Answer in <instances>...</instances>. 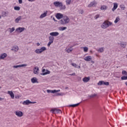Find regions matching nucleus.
<instances>
[{
  "mask_svg": "<svg viewBox=\"0 0 127 127\" xmlns=\"http://www.w3.org/2000/svg\"><path fill=\"white\" fill-rule=\"evenodd\" d=\"M54 5L56 7H60L61 10H63L66 8V6L63 5V3L62 2L55 1L54 2Z\"/></svg>",
  "mask_w": 127,
  "mask_h": 127,
  "instance_id": "f257e3e1",
  "label": "nucleus"
},
{
  "mask_svg": "<svg viewBox=\"0 0 127 127\" xmlns=\"http://www.w3.org/2000/svg\"><path fill=\"white\" fill-rule=\"evenodd\" d=\"M69 21H70L69 17H68L67 16H65L59 22L60 24L64 25L69 23Z\"/></svg>",
  "mask_w": 127,
  "mask_h": 127,
  "instance_id": "f03ea898",
  "label": "nucleus"
},
{
  "mask_svg": "<svg viewBox=\"0 0 127 127\" xmlns=\"http://www.w3.org/2000/svg\"><path fill=\"white\" fill-rule=\"evenodd\" d=\"M112 24H113L112 22L110 21H105L103 23L102 25H101V27L102 28H103L104 29H105L106 28H108V27L112 25Z\"/></svg>",
  "mask_w": 127,
  "mask_h": 127,
  "instance_id": "7ed1b4c3",
  "label": "nucleus"
},
{
  "mask_svg": "<svg viewBox=\"0 0 127 127\" xmlns=\"http://www.w3.org/2000/svg\"><path fill=\"white\" fill-rule=\"evenodd\" d=\"M97 85L99 86H102V85H105V86H109L110 85L109 82H105L104 81H100L98 83Z\"/></svg>",
  "mask_w": 127,
  "mask_h": 127,
  "instance_id": "20e7f679",
  "label": "nucleus"
},
{
  "mask_svg": "<svg viewBox=\"0 0 127 127\" xmlns=\"http://www.w3.org/2000/svg\"><path fill=\"white\" fill-rule=\"evenodd\" d=\"M23 105H25L26 106H28L29 104H36V102H31L29 101V100H27L26 101H23Z\"/></svg>",
  "mask_w": 127,
  "mask_h": 127,
  "instance_id": "39448f33",
  "label": "nucleus"
},
{
  "mask_svg": "<svg viewBox=\"0 0 127 127\" xmlns=\"http://www.w3.org/2000/svg\"><path fill=\"white\" fill-rule=\"evenodd\" d=\"M42 73H41V75L43 76H45V75H47L48 74H50V71L48 70V69H43Z\"/></svg>",
  "mask_w": 127,
  "mask_h": 127,
  "instance_id": "423d86ee",
  "label": "nucleus"
},
{
  "mask_svg": "<svg viewBox=\"0 0 127 127\" xmlns=\"http://www.w3.org/2000/svg\"><path fill=\"white\" fill-rule=\"evenodd\" d=\"M51 112H53V114H60L62 113V111H61V110L57 109H53L51 110Z\"/></svg>",
  "mask_w": 127,
  "mask_h": 127,
  "instance_id": "0eeeda50",
  "label": "nucleus"
},
{
  "mask_svg": "<svg viewBox=\"0 0 127 127\" xmlns=\"http://www.w3.org/2000/svg\"><path fill=\"white\" fill-rule=\"evenodd\" d=\"M25 30V28L24 27H18L16 29V32H19V33H21V32L24 31Z\"/></svg>",
  "mask_w": 127,
  "mask_h": 127,
  "instance_id": "6e6552de",
  "label": "nucleus"
},
{
  "mask_svg": "<svg viewBox=\"0 0 127 127\" xmlns=\"http://www.w3.org/2000/svg\"><path fill=\"white\" fill-rule=\"evenodd\" d=\"M15 114L17 117H19V118H21V117L23 116V113L20 111H16L15 112Z\"/></svg>",
  "mask_w": 127,
  "mask_h": 127,
  "instance_id": "1a4fd4ad",
  "label": "nucleus"
},
{
  "mask_svg": "<svg viewBox=\"0 0 127 127\" xmlns=\"http://www.w3.org/2000/svg\"><path fill=\"white\" fill-rule=\"evenodd\" d=\"M26 66H27V64H23L20 65H14L13 66V68H20L21 67H26Z\"/></svg>",
  "mask_w": 127,
  "mask_h": 127,
  "instance_id": "9d476101",
  "label": "nucleus"
},
{
  "mask_svg": "<svg viewBox=\"0 0 127 127\" xmlns=\"http://www.w3.org/2000/svg\"><path fill=\"white\" fill-rule=\"evenodd\" d=\"M56 17L58 19H61V18H63L64 17H63V14L60 13H58L56 14Z\"/></svg>",
  "mask_w": 127,
  "mask_h": 127,
  "instance_id": "9b49d317",
  "label": "nucleus"
},
{
  "mask_svg": "<svg viewBox=\"0 0 127 127\" xmlns=\"http://www.w3.org/2000/svg\"><path fill=\"white\" fill-rule=\"evenodd\" d=\"M21 19H24V18H22V16H18L17 18L15 19V22L16 23H18V22H19V21L21 20Z\"/></svg>",
  "mask_w": 127,
  "mask_h": 127,
  "instance_id": "f8f14e48",
  "label": "nucleus"
},
{
  "mask_svg": "<svg viewBox=\"0 0 127 127\" xmlns=\"http://www.w3.org/2000/svg\"><path fill=\"white\" fill-rule=\"evenodd\" d=\"M18 46H13L12 49H11V51H14V52H17L18 51Z\"/></svg>",
  "mask_w": 127,
  "mask_h": 127,
  "instance_id": "ddd939ff",
  "label": "nucleus"
},
{
  "mask_svg": "<svg viewBox=\"0 0 127 127\" xmlns=\"http://www.w3.org/2000/svg\"><path fill=\"white\" fill-rule=\"evenodd\" d=\"M50 35H51L53 37V36H58L59 33L58 32H53L50 33Z\"/></svg>",
  "mask_w": 127,
  "mask_h": 127,
  "instance_id": "4468645a",
  "label": "nucleus"
},
{
  "mask_svg": "<svg viewBox=\"0 0 127 127\" xmlns=\"http://www.w3.org/2000/svg\"><path fill=\"white\" fill-rule=\"evenodd\" d=\"M7 94L10 96L12 99H14V94H13L12 91H8Z\"/></svg>",
  "mask_w": 127,
  "mask_h": 127,
  "instance_id": "2eb2a0df",
  "label": "nucleus"
},
{
  "mask_svg": "<svg viewBox=\"0 0 127 127\" xmlns=\"http://www.w3.org/2000/svg\"><path fill=\"white\" fill-rule=\"evenodd\" d=\"M84 60L87 62H89L92 60V57L88 56L84 58Z\"/></svg>",
  "mask_w": 127,
  "mask_h": 127,
  "instance_id": "dca6fc26",
  "label": "nucleus"
},
{
  "mask_svg": "<svg viewBox=\"0 0 127 127\" xmlns=\"http://www.w3.org/2000/svg\"><path fill=\"white\" fill-rule=\"evenodd\" d=\"M84 83H87L90 81V77H85L82 79Z\"/></svg>",
  "mask_w": 127,
  "mask_h": 127,
  "instance_id": "f3484780",
  "label": "nucleus"
},
{
  "mask_svg": "<svg viewBox=\"0 0 127 127\" xmlns=\"http://www.w3.org/2000/svg\"><path fill=\"white\" fill-rule=\"evenodd\" d=\"M6 56H7V55L6 53L2 54L0 56V60H1L2 59H4V58H5V57H6Z\"/></svg>",
  "mask_w": 127,
  "mask_h": 127,
  "instance_id": "a211bd4d",
  "label": "nucleus"
},
{
  "mask_svg": "<svg viewBox=\"0 0 127 127\" xmlns=\"http://www.w3.org/2000/svg\"><path fill=\"white\" fill-rule=\"evenodd\" d=\"M31 81L32 83H33V84H34L35 83H38V82L37 81V78H36V77H33L32 78H31Z\"/></svg>",
  "mask_w": 127,
  "mask_h": 127,
  "instance_id": "6ab92c4d",
  "label": "nucleus"
},
{
  "mask_svg": "<svg viewBox=\"0 0 127 127\" xmlns=\"http://www.w3.org/2000/svg\"><path fill=\"white\" fill-rule=\"evenodd\" d=\"M118 8V3H114V7L112 9V11H115Z\"/></svg>",
  "mask_w": 127,
  "mask_h": 127,
  "instance_id": "aec40b11",
  "label": "nucleus"
},
{
  "mask_svg": "<svg viewBox=\"0 0 127 127\" xmlns=\"http://www.w3.org/2000/svg\"><path fill=\"white\" fill-rule=\"evenodd\" d=\"M38 71H39V68L37 66H35L34 68V73L38 74Z\"/></svg>",
  "mask_w": 127,
  "mask_h": 127,
  "instance_id": "412c9836",
  "label": "nucleus"
},
{
  "mask_svg": "<svg viewBox=\"0 0 127 127\" xmlns=\"http://www.w3.org/2000/svg\"><path fill=\"white\" fill-rule=\"evenodd\" d=\"M46 15H47V11H46V12H45L44 13L42 14L40 16V18H44V17H45L46 16Z\"/></svg>",
  "mask_w": 127,
  "mask_h": 127,
  "instance_id": "4be33fe9",
  "label": "nucleus"
},
{
  "mask_svg": "<svg viewBox=\"0 0 127 127\" xmlns=\"http://www.w3.org/2000/svg\"><path fill=\"white\" fill-rule=\"evenodd\" d=\"M92 6H96V2L92 1L91 2L89 5H88V7H91Z\"/></svg>",
  "mask_w": 127,
  "mask_h": 127,
  "instance_id": "5701e85b",
  "label": "nucleus"
},
{
  "mask_svg": "<svg viewBox=\"0 0 127 127\" xmlns=\"http://www.w3.org/2000/svg\"><path fill=\"white\" fill-rule=\"evenodd\" d=\"M66 29H67V27H60L59 28V30H60V31H63L66 30Z\"/></svg>",
  "mask_w": 127,
  "mask_h": 127,
  "instance_id": "b1692460",
  "label": "nucleus"
},
{
  "mask_svg": "<svg viewBox=\"0 0 127 127\" xmlns=\"http://www.w3.org/2000/svg\"><path fill=\"white\" fill-rule=\"evenodd\" d=\"M120 45L123 48H125L127 46V43L122 42L121 43Z\"/></svg>",
  "mask_w": 127,
  "mask_h": 127,
  "instance_id": "393cba45",
  "label": "nucleus"
},
{
  "mask_svg": "<svg viewBox=\"0 0 127 127\" xmlns=\"http://www.w3.org/2000/svg\"><path fill=\"white\" fill-rule=\"evenodd\" d=\"M107 8H108V6L107 5H102L100 8V9H101V10H106Z\"/></svg>",
  "mask_w": 127,
  "mask_h": 127,
  "instance_id": "a878e982",
  "label": "nucleus"
},
{
  "mask_svg": "<svg viewBox=\"0 0 127 127\" xmlns=\"http://www.w3.org/2000/svg\"><path fill=\"white\" fill-rule=\"evenodd\" d=\"M80 105V103L75 104H71L69 105V107H72V108H75V107H78Z\"/></svg>",
  "mask_w": 127,
  "mask_h": 127,
  "instance_id": "bb28decb",
  "label": "nucleus"
},
{
  "mask_svg": "<svg viewBox=\"0 0 127 127\" xmlns=\"http://www.w3.org/2000/svg\"><path fill=\"white\" fill-rule=\"evenodd\" d=\"M53 41H54V38L53 36L49 37V42L53 43Z\"/></svg>",
  "mask_w": 127,
  "mask_h": 127,
  "instance_id": "cd10ccee",
  "label": "nucleus"
},
{
  "mask_svg": "<svg viewBox=\"0 0 127 127\" xmlns=\"http://www.w3.org/2000/svg\"><path fill=\"white\" fill-rule=\"evenodd\" d=\"M35 53H36L37 54H40V53H42L41 51L40 50V49H36V50L35 51Z\"/></svg>",
  "mask_w": 127,
  "mask_h": 127,
  "instance_id": "c85d7f7f",
  "label": "nucleus"
},
{
  "mask_svg": "<svg viewBox=\"0 0 127 127\" xmlns=\"http://www.w3.org/2000/svg\"><path fill=\"white\" fill-rule=\"evenodd\" d=\"M47 50L46 48L45 47H43L40 49V50H41V52H43V51H45Z\"/></svg>",
  "mask_w": 127,
  "mask_h": 127,
  "instance_id": "c756f323",
  "label": "nucleus"
},
{
  "mask_svg": "<svg viewBox=\"0 0 127 127\" xmlns=\"http://www.w3.org/2000/svg\"><path fill=\"white\" fill-rule=\"evenodd\" d=\"M9 32L10 33H12V32H13V31H14L15 30V29L14 28V27H12L11 28H9Z\"/></svg>",
  "mask_w": 127,
  "mask_h": 127,
  "instance_id": "7c9ffc66",
  "label": "nucleus"
},
{
  "mask_svg": "<svg viewBox=\"0 0 127 127\" xmlns=\"http://www.w3.org/2000/svg\"><path fill=\"white\" fill-rule=\"evenodd\" d=\"M14 9L15 10L19 11V10H20V7H19L18 6H16L14 7Z\"/></svg>",
  "mask_w": 127,
  "mask_h": 127,
  "instance_id": "2f4dec72",
  "label": "nucleus"
},
{
  "mask_svg": "<svg viewBox=\"0 0 127 127\" xmlns=\"http://www.w3.org/2000/svg\"><path fill=\"white\" fill-rule=\"evenodd\" d=\"M119 21H120V18L119 17H117L116 18V20H115L114 22H115V23H118V22H119Z\"/></svg>",
  "mask_w": 127,
  "mask_h": 127,
  "instance_id": "473e14b6",
  "label": "nucleus"
},
{
  "mask_svg": "<svg viewBox=\"0 0 127 127\" xmlns=\"http://www.w3.org/2000/svg\"><path fill=\"white\" fill-rule=\"evenodd\" d=\"M98 52H100L101 53L104 52V48H101L98 50Z\"/></svg>",
  "mask_w": 127,
  "mask_h": 127,
  "instance_id": "72a5a7b5",
  "label": "nucleus"
},
{
  "mask_svg": "<svg viewBox=\"0 0 127 127\" xmlns=\"http://www.w3.org/2000/svg\"><path fill=\"white\" fill-rule=\"evenodd\" d=\"M89 48L87 47H83V50L84 52H88Z\"/></svg>",
  "mask_w": 127,
  "mask_h": 127,
  "instance_id": "f704fd0d",
  "label": "nucleus"
},
{
  "mask_svg": "<svg viewBox=\"0 0 127 127\" xmlns=\"http://www.w3.org/2000/svg\"><path fill=\"white\" fill-rule=\"evenodd\" d=\"M72 47H70V49H68L66 50L67 53H70V52H72L73 51V49H71Z\"/></svg>",
  "mask_w": 127,
  "mask_h": 127,
  "instance_id": "c9c22d12",
  "label": "nucleus"
},
{
  "mask_svg": "<svg viewBox=\"0 0 127 127\" xmlns=\"http://www.w3.org/2000/svg\"><path fill=\"white\" fill-rule=\"evenodd\" d=\"M96 96H97V94H92L91 95H88V97L89 98H95V97H96Z\"/></svg>",
  "mask_w": 127,
  "mask_h": 127,
  "instance_id": "e433bc0d",
  "label": "nucleus"
},
{
  "mask_svg": "<svg viewBox=\"0 0 127 127\" xmlns=\"http://www.w3.org/2000/svg\"><path fill=\"white\" fill-rule=\"evenodd\" d=\"M120 7L123 10H125V8H126L125 5H120Z\"/></svg>",
  "mask_w": 127,
  "mask_h": 127,
  "instance_id": "4c0bfd02",
  "label": "nucleus"
},
{
  "mask_svg": "<svg viewBox=\"0 0 127 127\" xmlns=\"http://www.w3.org/2000/svg\"><path fill=\"white\" fill-rule=\"evenodd\" d=\"M72 66H73V67H75V68H77V67H78V65H77V64H75V63H72L71 64Z\"/></svg>",
  "mask_w": 127,
  "mask_h": 127,
  "instance_id": "58836bf2",
  "label": "nucleus"
},
{
  "mask_svg": "<svg viewBox=\"0 0 127 127\" xmlns=\"http://www.w3.org/2000/svg\"><path fill=\"white\" fill-rule=\"evenodd\" d=\"M100 17V14H97L95 16L94 18L95 19H98Z\"/></svg>",
  "mask_w": 127,
  "mask_h": 127,
  "instance_id": "ea45409f",
  "label": "nucleus"
},
{
  "mask_svg": "<svg viewBox=\"0 0 127 127\" xmlns=\"http://www.w3.org/2000/svg\"><path fill=\"white\" fill-rule=\"evenodd\" d=\"M122 74L123 75H126L127 76V72L126 70H123L122 71Z\"/></svg>",
  "mask_w": 127,
  "mask_h": 127,
  "instance_id": "a19ab883",
  "label": "nucleus"
},
{
  "mask_svg": "<svg viewBox=\"0 0 127 127\" xmlns=\"http://www.w3.org/2000/svg\"><path fill=\"white\" fill-rule=\"evenodd\" d=\"M66 2L67 4H70L71 0H66Z\"/></svg>",
  "mask_w": 127,
  "mask_h": 127,
  "instance_id": "79ce46f5",
  "label": "nucleus"
},
{
  "mask_svg": "<svg viewBox=\"0 0 127 127\" xmlns=\"http://www.w3.org/2000/svg\"><path fill=\"white\" fill-rule=\"evenodd\" d=\"M52 42H49L48 44V47H49L50 46V45H51V44H52Z\"/></svg>",
  "mask_w": 127,
  "mask_h": 127,
  "instance_id": "37998d69",
  "label": "nucleus"
},
{
  "mask_svg": "<svg viewBox=\"0 0 127 127\" xmlns=\"http://www.w3.org/2000/svg\"><path fill=\"white\" fill-rule=\"evenodd\" d=\"M3 15H4V16H7V12H4L3 13Z\"/></svg>",
  "mask_w": 127,
  "mask_h": 127,
  "instance_id": "c03bdc74",
  "label": "nucleus"
},
{
  "mask_svg": "<svg viewBox=\"0 0 127 127\" xmlns=\"http://www.w3.org/2000/svg\"><path fill=\"white\" fill-rule=\"evenodd\" d=\"M79 13H80L81 14H83V13L84 12V11L83 10H80L79 11Z\"/></svg>",
  "mask_w": 127,
  "mask_h": 127,
  "instance_id": "a18cd8bd",
  "label": "nucleus"
},
{
  "mask_svg": "<svg viewBox=\"0 0 127 127\" xmlns=\"http://www.w3.org/2000/svg\"><path fill=\"white\" fill-rule=\"evenodd\" d=\"M47 93H52V90L48 89L47 90Z\"/></svg>",
  "mask_w": 127,
  "mask_h": 127,
  "instance_id": "49530a36",
  "label": "nucleus"
},
{
  "mask_svg": "<svg viewBox=\"0 0 127 127\" xmlns=\"http://www.w3.org/2000/svg\"><path fill=\"white\" fill-rule=\"evenodd\" d=\"M75 75H76V73L74 72L72 74H69V76H75Z\"/></svg>",
  "mask_w": 127,
  "mask_h": 127,
  "instance_id": "de8ad7c7",
  "label": "nucleus"
},
{
  "mask_svg": "<svg viewBox=\"0 0 127 127\" xmlns=\"http://www.w3.org/2000/svg\"><path fill=\"white\" fill-rule=\"evenodd\" d=\"M57 95L58 96H63V93H57Z\"/></svg>",
  "mask_w": 127,
  "mask_h": 127,
  "instance_id": "09e8293b",
  "label": "nucleus"
},
{
  "mask_svg": "<svg viewBox=\"0 0 127 127\" xmlns=\"http://www.w3.org/2000/svg\"><path fill=\"white\" fill-rule=\"evenodd\" d=\"M52 93L53 94H54L55 93H57L56 90H52Z\"/></svg>",
  "mask_w": 127,
  "mask_h": 127,
  "instance_id": "8fccbe9b",
  "label": "nucleus"
},
{
  "mask_svg": "<svg viewBox=\"0 0 127 127\" xmlns=\"http://www.w3.org/2000/svg\"><path fill=\"white\" fill-rule=\"evenodd\" d=\"M18 1L19 4L22 3V0H18Z\"/></svg>",
  "mask_w": 127,
  "mask_h": 127,
  "instance_id": "3c124183",
  "label": "nucleus"
},
{
  "mask_svg": "<svg viewBox=\"0 0 127 127\" xmlns=\"http://www.w3.org/2000/svg\"><path fill=\"white\" fill-rule=\"evenodd\" d=\"M111 127H119V125H118L116 124V125H114V126H111Z\"/></svg>",
  "mask_w": 127,
  "mask_h": 127,
  "instance_id": "603ef678",
  "label": "nucleus"
},
{
  "mask_svg": "<svg viewBox=\"0 0 127 127\" xmlns=\"http://www.w3.org/2000/svg\"><path fill=\"white\" fill-rule=\"evenodd\" d=\"M78 69H80L81 68V66L80 65L77 66V67Z\"/></svg>",
  "mask_w": 127,
  "mask_h": 127,
  "instance_id": "864d4df0",
  "label": "nucleus"
},
{
  "mask_svg": "<svg viewBox=\"0 0 127 127\" xmlns=\"http://www.w3.org/2000/svg\"><path fill=\"white\" fill-rule=\"evenodd\" d=\"M37 46H39V45H40V44L39 43H37Z\"/></svg>",
  "mask_w": 127,
  "mask_h": 127,
  "instance_id": "5fc2aeb1",
  "label": "nucleus"
},
{
  "mask_svg": "<svg viewBox=\"0 0 127 127\" xmlns=\"http://www.w3.org/2000/svg\"><path fill=\"white\" fill-rule=\"evenodd\" d=\"M3 100V98L0 97V101H2Z\"/></svg>",
  "mask_w": 127,
  "mask_h": 127,
  "instance_id": "6e6d98bb",
  "label": "nucleus"
},
{
  "mask_svg": "<svg viewBox=\"0 0 127 127\" xmlns=\"http://www.w3.org/2000/svg\"><path fill=\"white\" fill-rule=\"evenodd\" d=\"M56 91H57V93H58V92H60V90H56Z\"/></svg>",
  "mask_w": 127,
  "mask_h": 127,
  "instance_id": "4d7b16f0",
  "label": "nucleus"
},
{
  "mask_svg": "<svg viewBox=\"0 0 127 127\" xmlns=\"http://www.w3.org/2000/svg\"><path fill=\"white\" fill-rule=\"evenodd\" d=\"M34 0H28L29 1H34Z\"/></svg>",
  "mask_w": 127,
  "mask_h": 127,
  "instance_id": "13d9d810",
  "label": "nucleus"
},
{
  "mask_svg": "<svg viewBox=\"0 0 127 127\" xmlns=\"http://www.w3.org/2000/svg\"><path fill=\"white\" fill-rule=\"evenodd\" d=\"M65 90H68V87H65Z\"/></svg>",
  "mask_w": 127,
  "mask_h": 127,
  "instance_id": "bf43d9fd",
  "label": "nucleus"
},
{
  "mask_svg": "<svg viewBox=\"0 0 127 127\" xmlns=\"http://www.w3.org/2000/svg\"><path fill=\"white\" fill-rule=\"evenodd\" d=\"M53 20H54V21H57L56 20H55V18H53Z\"/></svg>",
  "mask_w": 127,
  "mask_h": 127,
  "instance_id": "052dcab7",
  "label": "nucleus"
},
{
  "mask_svg": "<svg viewBox=\"0 0 127 127\" xmlns=\"http://www.w3.org/2000/svg\"><path fill=\"white\" fill-rule=\"evenodd\" d=\"M91 63H93V64H94V63H95V62L94 61H92Z\"/></svg>",
  "mask_w": 127,
  "mask_h": 127,
  "instance_id": "680f3d73",
  "label": "nucleus"
},
{
  "mask_svg": "<svg viewBox=\"0 0 127 127\" xmlns=\"http://www.w3.org/2000/svg\"><path fill=\"white\" fill-rule=\"evenodd\" d=\"M76 46V44L74 45L73 46H72L71 47H74V46Z\"/></svg>",
  "mask_w": 127,
  "mask_h": 127,
  "instance_id": "e2e57ef3",
  "label": "nucleus"
},
{
  "mask_svg": "<svg viewBox=\"0 0 127 127\" xmlns=\"http://www.w3.org/2000/svg\"><path fill=\"white\" fill-rule=\"evenodd\" d=\"M125 84L126 85V86H127V82H125Z\"/></svg>",
  "mask_w": 127,
  "mask_h": 127,
  "instance_id": "0e129e2a",
  "label": "nucleus"
},
{
  "mask_svg": "<svg viewBox=\"0 0 127 127\" xmlns=\"http://www.w3.org/2000/svg\"><path fill=\"white\" fill-rule=\"evenodd\" d=\"M64 69L66 68V66H64Z\"/></svg>",
  "mask_w": 127,
  "mask_h": 127,
  "instance_id": "69168bd1",
  "label": "nucleus"
},
{
  "mask_svg": "<svg viewBox=\"0 0 127 127\" xmlns=\"http://www.w3.org/2000/svg\"><path fill=\"white\" fill-rule=\"evenodd\" d=\"M0 18H1V16H0Z\"/></svg>",
  "mask_w": 127,
  "mask_h": 127,
  "instance_id": "338daca9",
  "label": "nucleus"
},
{
  "mask_svg": "<svg viewBox=\"0 0 127 127\" xmlns=\"http://www.w3.org/2000/svg\"><path fill=\"white\" fill-rule=\"evenodd\" d=\"M127 57V55H126Z\"/></svg>",
  "mask_w": 127,
  "mask_h": 127,
  "instance_id": "774afa93",
  "label": "nucleus"
}]
</instances>
